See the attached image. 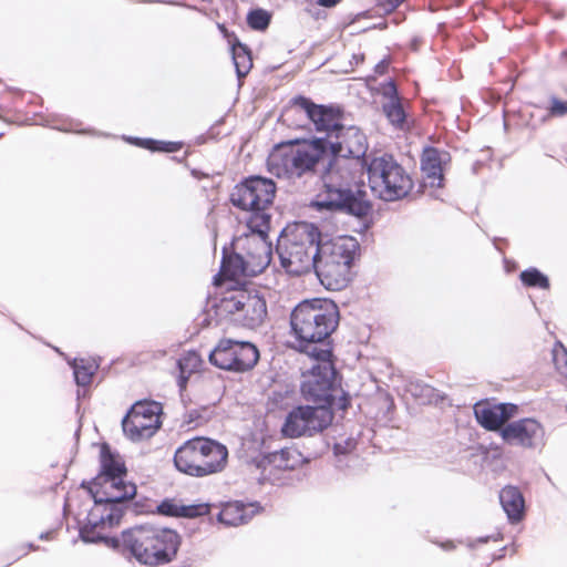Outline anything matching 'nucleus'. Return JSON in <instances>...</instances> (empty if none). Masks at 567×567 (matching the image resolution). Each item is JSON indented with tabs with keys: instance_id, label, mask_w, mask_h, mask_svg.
<instances>
[{
	"instance_id": "obj_1",
	"label": "nucleus",
	"mask_w": 567,
	"mask_h": 567,
	"mask_svg": "<svg viewBox=\"0 0 567 567\" xmlns=\"http://www.w3.org/2000/svg\"><path fill=\"white\" fill-rule=\"evenodd\" d=\"M282 153L269 156L268 171L278 178L291 183H301L317 175L318 167L327 157H341L357 162L365 155L368 143L365 135L357 126L342 124L330 138H310L293 141Z\"/></svg>"
},
{
	"instance_id": "obj_2",
	"label": "nucleus",
	"mask_w": 567,
	"mask_h": 567,
	"mask_svg": "<svg viewBox=\"0 0 567 567\" xmlns=\"http://www.w3.org/2000/svg\"><path fill=\"white\" fill-rule=\"evenodd\" d=\"M360 167L348 158L327 157L320 163L316 177L292 184L306 187L310 181H320L321 188L310 203L312 209L342 213L361 219L371 213L372 204L365 185L358 179Z\"/></svg>"
},
{
	"instance_id": "obj_3",
	"label": "nucleus",
	"mask_w": 567,
	"mask_h": 567,
	"mask_svg": "<svg viewBox=\"0 0 567 567\" xmlns=\"http://www.w3.org/2000/svg\"><path fill=\"white\" fill-rule=\"evenodd\" d=\"M339 324V310L330 299L315 298L298 303L290 315L292 347L308 355L332 358L331 333Z\"/></svg>"
},
{
	"instance_id": "obj_4",
	"label": "nucleus",
	"mask_w": 567,
	"mask_h": 567,
	"mask_svg": "<svg viewBox=\"0 0 567 567\" xmlns=\"http://www.w3.org/2000/svg\"><path fill=\"white\" fill-rule=\"evenodd\" d=\"M321 234L310 223H298L285 228L276 251L281 267L290 275L300 276L316 270Z\"/></svg>"
},
{
	"instance_id": "obj_5",
	"label": "nucleus",
	"mask_w": 567,
	"mask_h": 567,
	"mask_svg": "<svg viewBox=\"0 0 567 567\" xmlns=\"http://www.w3.org/2000/svg\"><path fill=\"white\" fill-rule=\"evenodd\" d=\"M317 363L302 373L300 392L305 401L319 409L346 411L350 404V396L341 388V377L338 373L332 358L323 355H309Z\"/></svg>"
},
{
	"instance_id": "obj_6",
	"label": "nucleus",
	"mask_w": 567,
	"mask_h": 567,
	"mask_svg": "<svg viewBox=\"0 0 567 567\" xmlns=\"http://www.w3.org/2000/svg\"><path fill=\"white\" fill-rule=\"evenodd\" d=\"M122 544L138 563L159 566L176 557L181 538L175 530L145 525L124 530Z\"/></svg>"
},
{
	"instance_id": "obj_7",
	"label": "nucleus",
	"mask_w": 567,
	"mask_h": 567,
	"mask_svg": "<svg viewBox=\"0 0 567 567\" xmlns=\"http://www.w3.org/2000/svg\"><path fill=\"white\" fill-rule=\"evenodd\" d=\"M360 248L351 236H341L326 241L320 240L316 275L328 290L339 291L351 280V266Z\"/></svg>"
},
{
	"instance_id": "obj_8",
	"label": "nucleus",
	"mask_w": 567,
	"mask_h": 567,
	"mask_svg": "<svg viewBox=\"0 0 567 567\" xmlns=\"http://www.w3.org/2000/svg\"><path fill=\"white\" fill-rule=\"evenodd\" d=\"M228 458V450L219 442L197 436L184 442L174 455L175 467L189 476L204 477L221 472Z\"/></svg>"
},
{
	"instance_id": "obj_9",
	"label": "nucleus",
	"mask_w": 567,
	"mask_h": 567,
	"mask_svg": "<svg viewBox=\"0 0 567 567\" xmlns=\"http://www.w3.org/2000/svg\"><path fill=\"white\" fill-rule=\"evenodd\" d=\"M367 172L372 193L382 200H399L413 188L411 176L392 155L373 157L367 164Z\"/></svg>"
},
{
	"instance_id": "obj_10",
	"label": "nucleus",
	"mask_w": 567,
	"mask_h": 567,
	"mask_svg": "<svg viewBox=\"0 0 567 567\" xmlns=\"http://www.w3.org/2000/svg\"><path fill=\"white\" fill-rule=\"evenodd\" d=\"M247 228L249 233L236 237L231 243L233 249L238 251L246 259L250 274H260L271 261V243L268 241V217L264 215L248 218Z\"/></svg>"
},
{
	"instance_id": "obj_11",
	"label": "nucleus",
	"mask_w": 567,
	"mask_h": 567,
	"mask_svg": "<svg viewBox=\"0 0 567 567\" xmlns=\"http://www.w3.org/2000/svg\"><path fill=\"white\" fill-rule=\"evenodd\" d=\"M215 308L218 316H230L234 322L248 329L258 328L267 317L265 299L247 290L221 298Z\"/></svg>"
},
{
	"instance_id": "obj_12",
	"label": "nucleus",
	"mask_w": 567,
	"mask_h": 567,
	"mask_svg": "<svg viewBox=\"0 0 567 567\" xmlns=\"http://www.w3.org/2000/svg\"><path fill=\"white\" fill-rule=\"evenodd\" d=\"M276 194V185L272 179L261 176H250L236 185L230 193V202L241 210L250 212L249 218L270 215L266 212L272 204Z\"/></svg>"
},
{
	"instance_id": "obj_13",
	"label": "nucleus",
	"mask_w": 567,
	"mask_h": 567,
	"mask_svg": "<svg viewBox=\"0 0 567 567\" xmlns=\"http://www.w3.org/2000/svg\"><path fill=\"white\" fill-rule=\"evenodd\" d=\"M209 362L221 370L246 372L259 360L257 347L249 341L220 339L208 354Z\"/></svg>"
},
{
	"instance_id": "obj_14",
	"label": "nucleus",
	"mask_w": 567,
	"mask_h": 567,
	"mask_svg": "<svg viewBox=\"0 0 567 567\" xmlns=\"http://www.w3.org/2000/svg\"><path fill=\"white\" fill-rule=\"evenodd\" d=\"M94 506L106 514L109 527L118 525L124 514V505L136 495V485L123 478L110 481L107 487H87Z\"/></svg>"
},
{
	"instance_id": "obj_15",
	"label": "nucleus",
	"mask_w": 567,
	"mask_h": 567,
	"mask_svg": "<svg viewBox=\"0 0 567 567\" xmlns=\"http://www.w3.org/2000/svg\"><path fill=\"white\" fill-rule=\"evenodd\" d=\"M333 413L315 405H298L286 416L281 432L287 437L312 436L332 422Z\"/></svg>"
},
{
	"instance_id": "obj_16",
	"label": "nucleus",
	"mask_w": 567,
	"mask_h": 567,
	"mask_svg": "<svg viewBox=\"0 0 567 567\" xmlns=\"http://www.w3.org/2000/svg\"><path fill=\"white\" fill-rule=\"evenodd\" d=\"M293 111H303L316 131L326 133L323 138L333 137L338 128L343 124V112L339 106L317 104L303 95L293 97L286 113Z\"/></svg>"
},
{
	"instance_id": "obj_17",
	"label": "nucleus",
	"mask_w": 567,
	"mask_h": 567,
	"mask_svg": "<svg viewBox=\"0 0 567 567\" xmlns=\"http://www.w3.org/2000/svg\"><path fill=\"white\" fill-rule=\"evenodd\" d=\"M502 439L512 446L536 450L545 445L544 426L535 419L508 422L502 429Z\"/></svg>"
},
{
	"instance_id": "obj_18",
	"label": "nucleus",
	"mask_w": 567,
	"mask_h": 567,
	"mask_svg": "<svg viewBox=\"0 0 567 567\" xmlns=\"http://www.w3.org/2000/svg\"><path fill=\"white\" fill-rule=\"evenodd\" d=\"M518 406L513 403L477 402L474 405V415L477 422L488 431H499L515 416Z\"/></svg>"
},
{
	"instance_id": "obj_19",
	"label": "nucleus",
	"mask_w": 567,
	"mask_h": 567,
	"mask_svg": "<svg viewBox=\"0 0 567 567\" xmlns=\"http://www.w3.org/2000/svg\"><path fill=\"white\" fill-rule=\"evenodd\" d=\"M101 471L96 477L91 482L82 483L83 488L105 486L113 480L124 478L126 476V467L124 463L120 462L116 456L112 453L107 444H103L101 447Z\"/></svg>"
},
{
	"instance_id": "obj_20",
	"label": "nucleus",
	"mask_w": 567,
	"mask_h": 567,
	"mask_svg": "<svg viewBox=\"0 0 567 567\" xmlns=\"http://www.w3.org/2000/svg\"><path fill=\"white\" fill-rule=\"evenodd\" d=\"M109 526V519L106 518V514L97 507L91 509L87 516V524L81 527L80 537L84 543H104L109 547L118 548L122 544V537H107L103 536L99 532L97 528Z\"/></svg>"
},
{
	"instance_id": "obj_21",
	"label": "nucleus",
	"mask_w": 567,
	"mask_h": 567,
	"mask_svg": "<svg viewBox=\"0 0 567 567\" xmlns=\"http://www.w3.org/2000/svg\"><path fill=\"white\" fill-rule=\"evenodd\" d=\"M449 157V154L441 152L435 147H425L421 157V169L424 174L425 183L431 187H441L443 183L442 164Z\"/></svg>"
},
{
	"instance_id": "obj_22",
	"label": "nucleus",
	"mask_w": 567,
	"mask_h": 567,
	"mask_svg": "<svg viewBox=\"0 0 567 567\" xmlns=\"http://www.w3.org/2000/svg\"><path fill=\"white\" fill-rule=\"evenodd\" d=\"M259 508L255 503L230 502L223 506L217 518L226 526H239L247 524L259 512Z\"/></svg>"
},
{
	"instance_id": "obj_23",
	"label": "nucleus",
	"mask_w": 567,
	"mask_h": 567,
	"mask_svg": "<svg viewBox=\"0 0 567 567\" xmlns=\"http://www.w3.org/2000/svg\"><path fill=\"white\" fill-rule=\"evenodd\" d=\"M300 461L301 455L296 450L281 449L262 455L257 466L262 471H271L272 468L293 470L300 464Z\"/></svg>"
},
{
	"instance_id": "obj_24",
	"label": "nucleus",
	"mask_w": 567,
	"mask_h": 567,
	"mask_svg": "<svg viewBox=\"0 0 567 567\" xmlns=\"http://www.w3.org/2000/svg\"><path fill=\"white\" fill-rule=\"evenodd\" d=\"M499 503L511 523H518L525 515V499L517 487L505 486L499 492Z\"/></svg>"
},
{
	"instance_id": "obj_25",
	"label": "nucleus",
	"mask_w": 567,
	"mask_h": 567,
	"mask_svg": "<svg viewBox=\"0 0 567 567\" xmlns=\"http://www.w3.org/2000/svg\"><path fill=\"white\" fill-rule=\"evenodd\" d=\"M131 416L138 419L145 425L152 427L153 434L161 427L162 404L156 401H138L128 410Z\"/></svg>"
},
{
	"instance_id": "obj_26",
	"label": "nucleus",
	"mask_w": 567,
	"mask_h": 567,
	"mask_svg": "<svg viewBox=\"0 0 567 567\" xmlns=\"http://www.w3.org/2000/svg\"><path fill=\"white\" fill-rule=\"evenodd\" d=\"M220 275L228 279H237L240 276L255 277L256 275L250 274V268L246 264V259L238 251L233 249V252L227 255L224 249V255L220 265Z\"/></svg>"
},
{
	"instance_id": "obj_27",
	"label": "nucleus",
	"mask_w": 567,
	"mask_h": 567,
	"mask_svg": "<svg viewBox=\"0 0 567 567\" xmlns=\"http://www.w3.org/2000/svg\"><path fill=\"white\" fill-rule=\"evenodd\" d=\"M122 429L124 434L133 442H138L153 436L152 427L142 423L138 419L131 416L127 412L122 420Z\"/></svg>"
},
{
	"instance_id": "obj_28",
	"label": "nucleus",
	"mask_w": 567,
	"mask_h": 567,
	"mask_svg": "<svg viewBox=\"0 0 567 567\" xmlns=\"http://www.w3.org/2000/svg\"><path fill=\"white\" fill-rule=\"evenodd\" d=\"M231 55L237 78L240 80L249 73L252 66L250 50L247 45L237 41L231 45Z\"/></svg>"
},
{
	"instance_id": "obj_29",
	"label": "nucleus",
	"mask_w": 567,
	"mask_h": 567,
	"mask_svg": "<svg viewBox=\"0 0 567 567\" xmlns=\"http://www.w3.org/2000/svg\"><path fill=\"white\" fill-rule=\"evenodd\" d=\"M408 391L422 404L437 403L443 399L433 386L425 384L422 381L411 382L408 386Z\"/></svg>"
},
{
	"instance_id": "obj_30",
	"label": "nucleus",
	"mask_w": 567,
	"mask_h": 567,
	"mask_svg": "<svg viewBox=\"0 0 567 567\" xmlns=\"http://www.w3.org/2000/svg\"><path fill=\"white\" fill-rule=\"evenodd\" d=\"M75 382L79 386H86L92 382V378L97 369V364L84 359H74L71 363Z\"/></svg>"
},
{
	"instance_id": "obj_31",
	"label": "nucleus",
	"mask_w": 567,
	"mask_h": 567,
	"mask_svg": "<svg viewBox=\"0 0 567 567\" xmlns=\"http://www.w3.org/2000/svg\"><path fill=\"white\" fill-rule=\"evenodd\" d=\"M127 141L133 143L134 145L144 147L153 152L174 153L182 148V143L179 142H162L152 138L138 137H127Z\"/></svg>"
},
{
	"instance_id": "obj_32",
	"label": "nucleus",
	"mask_w": 567,
	"mask_h": 567,
	"mask_svg": "<svg viewBox=\"0 0 567 567\" xmlns=\"http://www.w3.org/2000/svg\"><path fill=\"white\" fill-rule=\"evenodd\" d=\"M382 110L389 122L395 127L402 128L405 124L406 114L402 105V101H386L382 105Z\"/></svg>"
},
{
	"instance_id": "obj_33",
	"label": "nucleus",
	"mask_w": 567,
	"mask_h": 567,
	"mask_svg": "<svg viewBox=\"0 0 567 567\" xmlns=\"http://www.w3.org/2000/svg\"><path fill=\"white\" fill-rule=\"evenodd\" d=\"M519 278L527 287H535L542 289L549 288V280L547 276L540 272L537 268H529L520 272Z\"/></svg>"
},
{
	"instance_id": "obj_34",
	"label": "nucleus",
	"mask_w": 567,
	"mask_h": 567,
	"mask_svg": "<svg viewBox=\"0 0 567 567\" xmlns=\"http://www.w3.org/2000/svg\"><path fill=\"white\" fill-rule=\"evenodd\" d=\"M271 16L264 9H254L247 14V23L252 30L264 31L268 28Z\"/></svg>"
},
{
	"instance_id": "obj_35",
	"label": "nucleus",
	"mask_w": 567,
	"mask_h": 567,
	"mask_svg": "<svg viewBox=\"0 0 567 567\" xmlns=\"http://www.w3.org/2000/svg\"><path fill=\"white\" fill-rule=\"evenodd\" d=\"M553 360L560 374L567 378V349L560 342L553 350Z\"/></svg>"
},
{
	"instance_id": "obj_36",
	"label": "nucleus",
	"mask_w": 567,
	"mask_h": 567,
	"mask_svg": "<svg viewBox=\"0 0 567 567\" xmlns=\"http://www.w3.org/2000/svg\"><path fill=\"white\" fill-rule=\"evenodd\" d=\"M209 513L208 504L179 505L178 517L195 518Z\"/></svg>"
},
{
	"instance_id": "obj_37",
	"label": "nucleus",
	"mask_w": 567,
	"mask_h": 567,
	"mask_svg": "<svg viewBox=\"0 0 567 567\" xmlns=\"http://www.w3.org/2000/svg\"><path fill=\"white\" fill-rule=\"evenodd\" d=\"M381 95L388 101L401 100L394 80H389L380 85Z\"/></svg>"
},
{
	"instance_id": "obj_38",
	"label": "nucleus",
	"mask_w": 567,
	"mask_h": 567,
	"mask_svg": "<svg viewBox=\"0 0 567 567\" xmlns=\"http://www.w3.org/2000/svg\"><path fill=\"white\" fill-rule=\"evenodd\" d=\"M157 512L164 516L178 517L179 505L172 499H164L158 506Z\"/></svg>"
},
{
	"instance_id": "obj_39",
	"label": "nucleus",
	"mask_w": 567,
	"mask_h": 567,
	"mask_svg": "<svg viewBox=\"0 0 567 567\" xmlns=\"http://www.w3.org/2000/svg\"><path fill=\"white\" fill-rule=\"evenodd\" d=\"M357 447V440L353 437H348L341 442H337L333 446L334 454L338 455H346L348 453H351Z\"/></svg>"
},
{
	"instance_id": "obj_40",
	"label": "nucleus",
	"mask_w": 567,
	"mask_h": 567,
	"mask_svg": "<svg viewBox=\"0 0 567 567\" xmlns=\"http://www.w3.org/2000/svg\"><path fill=\"white\" fill-rule=\"evenodd\" d=\"M548 111L551 116H564L567 114V102L553 96Z\"/></svg>"
},
{
	"instance_id": "obj_41",
	"label": "nucleus",
	"mask_w": 567,
	"mask_h": 567,
	"mask_svg": "<svg viewBox=\"0 0 567 567\" xmlns=\"http://www.w3.org/2000/svg\"><path fill=\"white\" fill-rule=\"evenodd\" d=\"M202 423V414L197 410H190L186 412L183 420V425L187 427V430L195 429Z\"/></svg>"
},
{
	"instance_id": "obj_42",
	"label": "nucleus",
	"mask_w": 567,
	"mask_h": 567,
	"mask_svg": "<svg viewBox=\"0 0 567 567\" xmlns=\"http://www.w3.org/2000/svg\"><path fill=\"white\" fill-rule=\"evenodd\" d=\"M389 65H390V59L384 58L374 66V72L378 75H383L388 72Z\"/></svg>"
},
{
	"instance_id": "obj_43",
	"label": "nucleus",
	"mask_w": 567,
	"mask_h": 567,
	"mask_svg": "<svg viewBox=\"0 0 567 567\" xmlns=\"http://www.w3.org/2000/svg\"><path fill=\"white\" fill-rule=\"evenodd\" d=\"M489 539H493L495 542L499 540V534H497L496 536H486V537H480L477 538L475 542H471L468 544V546L471 548H474L475 547V543H478V544H484V543H487Z\"/></svg>"
},
{
	"instance_id": "obj_44",
	"label": "nucleus",
	"mask_w": 567,
	"mask_h": 567,
	"mask_svg": "<svg viewBox=\"0 0 567 567\" xmlns=\"http://www.w3.org/2000/svg\"><path fill=\"white\" fill-rule=\"evenodd\" d=\"M341 0H317L318 4L326 8L334 7L337 3H339Z\"/></svg>"
},
{
	"instance_id": "obj_45",
	"label": "nucleus",
	"mask_w": 567,
	"mask_h": 567,
	"mask_svg": "<svg viewBox=\"0 0 567 567\" xmlns=\"http://www.w3.org/2000/svg\"><path fill=\"white\" fill-rule=\"evenodd\" d=\"M352 59L354 60L355 64H360L364 61V54H353Z\"/></svg>"
},
{
	"instance_id": "obj_46",
	"label": "nucleus",
	"mask_w": 567,
	"mask_h": 567,
	"mask_svg": "<svg viewBox=\"0 0 567 567\" xmlns=\"http://www.w3.org/2000/svg\"><path fill=\"white\" fill-rule=\"evenodd\" d=\"M50 535H51V533H50V532L42 533V534L40 535V539H49Z\"/></svg>"
},
{
	"instance_id": "obj_47",
	"label": "nucleus",
	"mask_w": 567,
	"mask_h": 567,
	"mask_svg": "<svg viewBox=\"0 0 567 567\" xmlns=\"http://www.w3.org/2000/svg\"><path fill=\"white\" fill-rule=\"evenodd\" d=\"M442 546H443V548H445V549L453 548V545H452V544H450V543H449V544H443Z\"/></svg>"
},
{
	"instance_id": "obj_48",
	"label": "nucleus",
	"mask_w": 567,
	"mask_h": 567,
	"mask_svg": "<svg viewBox=\"0 0 567 567\" xmlns=\"http://www.w3.org/2000/svg\"><path fill=\"white\" fill-rule=\"evenodd\" d=\"M189 359H193V360H195V361H196V360L198 359V357H197V354H196V353H193V354H190V355H189Z\"/></svg>"
},
{
	"instance_id": "obj_49",
	"label": "nucleus",
	"mask_w": 567,
	"mask_h": 567,
	"mask_svg": "<svg viewBox=\"0 0 567 567\" xmlns=\"http://www.w3.org/2000/svg\"><path fill=\"white\" fill-rule=\"evenodd\" d=\"M30 549H34V546L32 544H29Z\"/></svg>"
}]
</instances>
